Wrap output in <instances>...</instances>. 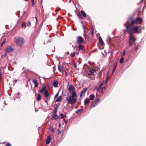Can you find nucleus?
I'll list each match as a JSON object with an SVG mask.
<instances>
[{
	"label": "nucleus",
	"instance_id": "nucleus-26",
	"mask_svg": "<svg viewBox=\"0 0 146 146\" xmlns=\"http://www.w3.org/2000/svg\"><path fill=\"white\" fill-rule=\"evenodd\" d=\"M81 14H82L83 16L84 17H85L86 16V14L84 11H81Z\"/></svg>",
	"mask_w": 146,
	"mask_h": 146
},
{
	"label": "nucleus",
	"instance_id": "nucleus-33",
	"mask_svg": "<svg viewBox=\"0 0 146 146\" xmlns=\"http://www.w3.org/2000/svg\"><path fill=\"white\" fill-rule=\"evenodd\" d=\"M70 55L72 57H74V56H75V53H74V52L73 53H71V54Z\"/></svg>",
	"mask_w": 146,
	"mask_h": 146
},
{
	"label": "nucleus",
	"instance_id": "nucleus-23",
	"mask_svg": "<svg viewBox=\"0 0 146 146\" xmlns=\"http://www.w3.org/2000/svg\"><path fill=\"white\" fill-rule=\"evenodd\" d=\"M95 98V96L93 94H91L90 96V99L91 100H93Z\"/></svg>",
	"mask_w": 146,
	"mask_h": 146
},
{
	"label": "nucleus",
	"instance_id": "nucleus-34",
	"mask_svg": "<svg viewBox=\"0 0 146 146\" xmlns=\"http://www.w3.org/2000/svg\"><path fill=\"white\" fill-rule=\"evenodd\" d=\"M133 42H131V40L130 39V40L129 41V45L130 46H131Z\"/></svg>",
	"mask_w": 146,
	"mask_h": 146
},
{
	"label": "nucleus",
	"instance_id": "nucleus-50",
	"mask_svg": "<svg viewBox=\"0 0 146 146\" xmlns=\"http://www.w3.org/2000/svg\"><path fill=\"white\" fill-rule=\"evenodd\" d=\"M101 92H102V93H103V92H103V91L102 90V91H101Z\"/></svg>",
	"mask_w": 146,
	"mask_h": 146
},
{
	"label": "nucleus",
	"instance_id": "nucleus-5",
	"mask_svg": "<svg viewBox=\"0 0 146 146\" xmlns=\"http://www.w3.org/2000/svg\"><path fill=\"white\" fill-rule=\"evenodd\" d=\"M75 88L74 86L72 85H70L69 87L68 90L70 93H71L72 94L74 93L76 94L75 91Z\"/></svg>",
	"mask_w": 146,
	"mask_h": 146
},
{
	"label": "nucleus",
	"instance_id": "nucleus-4",
	"mask_svg": "<svg viewBox=\"0 0 146 146\" xmlns=\"http://www.w3.org/2000/svg\"><path fill=\"white\" fill-rule=\"evenodd\" d=\"M131 20V19H129V22ZM131 25L132 26L134 24H139L141 23H142V20L141 19L140 17H138L135 20H132L131 19Z\"/></svg>",
	"mask_w": 146,
	"mask_h": 146
},
{
	"label": "nucleus",
	"instance_id": "nucleus-28",
	"mask_svg": "<svg viewBox=\"0 0 146 146\" xmlns=\"http://www.w3.org/2000/svg\"><path fill=\"white\" fill-rule=\"evenodd\" d=\"M77 15L78 17L80 18H81L82 17V15L80 13H77Z\"/></svg>",
	"mask_w": 146,
	"mask_h": 146
},
{
	"label": "nucleus",
	"instance_id": "nucleus-30",
	"mask_svg": "<svg viewBox=\"0 0 146 146\" xmlns=\"http://www.w3.org/2000/svg\"><path fill=\"white\" fill-rule=\"evenodd\" d=\"M60 115L61 116V118L62 119L64 118L65 116V115H64L62 113L60 114Z\"/></svg>",
	"mask_w": 146,
	"mask_h": 146
},
{
	"label": "nucleus",
	"instance_id": "nucleus-37",
	"mask_svg": "<svg viewBox=\"0 0 146 146\" xmlns=\"http://www.w3.org/2000/svg\"><path fill=\"white\" fill-rule=\"evenodd\" d=\"M32 5L33 6L35 5L34 0H32Z\"/></svg>",
	"mask_w": 146,
	"mask_h": 146
},
{
	"label": "nucleus",
	"instance_id": "nucleus-24",
	"mask_svg": "<svg viewBox=\"0 0 146 146\" xmlns=\"http://www.w3.org/2000/svg\"><path fill=\"white\" fill-rule=\"evenodd\" d=\"M41 100V96H40V95L39 94H38V95L37 97L36 98V100H37L38 101H40Z\"/></svg>",
	"mask_w": 146,
	"mask_h": 146
},
{
	"label": "nucleus",
	"instance_id": "nucleus-1",
	"mask_svg": "<svg viewBox=\"0 0 146 146\" xmlns=\"http://www.w3.org/2000/svg\"><path fill=\"white\" fill-rule=\"evenodd\" d=\"M76 94L74 93L72 94L71 96L66 97V100L68 102V104L72 105L75 104L77 102V99L76 98Z\"/></svg>",
	"mask_w": 146,
	"mask_h": 146
},
{
	"label": "nucleus",
	"instance_id": "nucleus-11",
	"mask_svg": "<svg viewBox=\"0 0 146 146\" xmlns=\"http://www.w3.org/2000/svg\"><path fill=\"white\" fill-rule=\"evenodd\" d=\"M95 72V71L93 70H90L88 72V74L90 75H93L94 74V73Z\"/></svg>",
	"mask_w": 146,
	"mask_h": 146
},
{
	"label": "nucleus",
	"instance_id": "nucleus-43",
	"mask_svg": "<svg viewBox=\"0 0 146 146\" xmlns=\"http://www.w3.org/2000/svg\"><path fill=\"white\" fill-rule=\"evenodd\" d=\"M61 133V132L59 130H58V134H59Z\"/></svg>",
	"mask_w": 146,
	"mask_h": 146
},
{
	"label": "nucleus",
	"instance_id": "nucleus-3",
	"mask_svg": "<svg viewBox=\"0 0 146 146\" xmlns=\"http://www.w3.org/2000/svg\"><path fill=\"white\" fill-rule=\"evenodd\" d=\"M15 40L16 45L19 46H22L25 42L24 38L21 37H15Z\"/></svg>",
	"mask_w": 146,
	"mask_h": 146
},
{
	"label": "nucleus",
	"instance_id": "nucleus-21",
	"mask_svg": "<svg viewBox=\"0 0 146 146\" xmlns=\"http://www.w3.org/2000/svg\"><path fill=\"white\" fill-rule=\"evenodd\" d=\"M90 100L87 99H85L84 101V104L85 105L89 103L90 102Z\"/></svg>",
	"mask_w": 146,
	"mask_h": 146
},
{
	"label": "nucleus",
	"instance_id": "nucleus-42",
	"mask_svg": "<svg viewBox=\"0 0 146 146\" xmlns=\"http://www.w3.org/2000/svg\"><path fill=\"white\" fill-rule=\"evenodd\" d=\"M5 42V40H4L3 41L2 43H3L4 44Z\"/></svg>",
	"mask_w": 146,
	"mask_h": 146
},
{
	"label": "nucleus",
	"instance_id": "nucleus-17",
	"mask_svg": "<svg viewBox=\"0 0 146 146\" xmlns=\"http://www.w3.org/2000/svg\"><path fill=\"white\" fill-rule=\"evenodd\" d=\"M87 90V88H86L84 89V90L82 92V93H81V94L80 95V96H82V95H83V94H84L86 92Z\"/></svg>",
	"mask_w": 146,
	"mask_h": 146
},
{
	"label": "nucleus",
	"instance_id": "nucleus-48",
	"mask_svg": "<svg viewBox=\"0 0 146 146\" xmlns=\"http://www.w3.org/2000/svg\"><path fill=\"white\" fill-rule=\"evenodd\" d=\"M105 87H102V89H105Z\"/></svg>",
	"mask_w": 146,
	"mask_h": 146
},
{
	"label": "nucleus",
	"instance_id": "nucleus-25",
	"mask_svg": "<svg viewBox=\"0 0 146 146\" xmlns=\"http://www.w3.org/2000/svg\"><path fill=\"white\" fill-rule=\"evenodd\" d=\"M120 62L121 64H122L124 62V58L123 57H122L121 58L120 61Z\"/></svg>",
	"mask_w": 146,
	"mask_h": 146
},
{
	"label": "nucleus",
	"instance_id": "nucleus-29",
	"mask_svg": "<svg viewBox=\"0 0 146 146\" xmlns=\"http://www.w3.org/2000/svg\"><path fill=\"white\" fill-rule=\"evenodd\" d=\"M22 27H26V23L25 22H23L22 24Z\"/></svg>",
	"mask_w": 146,
	"mask_h": 146
},
{
	"label": "nucleus",
	"instance_id": "nucleus-46",
	"mask_svg": "<svg viewBox=\"0 0 146 146\" xmlns=\"http://www.w3.org/2000/svg\"><path fill=\"white\" fill-rule=\"evenodd\" d=\"M74 67H75V68H76V67H77V66H76V64H74Z\"/></svg>",
	"mask_w": 146,
	"mask_h": 146
},
{
	"label": "nucleus",
	"instance_id": "nucleus-45",
	"mask_svg": "<svg viewBox=\"0 0 146 146\" xmlns=\"http://www.w3.org/2000/svg\"><path fill=\"white\" fill-rule=\"evenodd\" d=\"M137 46H135V49L136 50H137Z\"/></svg>",
	"mask_w": 146,
	"mask_h": 146
},
{
	"label": "nucleus",
	"instance_id": "nucleus-6",
	"mask_svg": "<svg viewBox=\"0 0 146 146\" xmlns=\"http://www.w3.org/2000/svg\"><path fill=\"white\" fill-rule=\"evenodd\" d=\"M84 41V39L81 36H79L77 38V42L79 43H82Z\"/></svg>",
	"mask_w": 146,
	"mask_h": 146
},
{
	"label": "nucleus",
	"instance_id": "nucleus-22",
	"mask_svg": "<svg viewBox=\"0 0 146 146\" xmlns=\"http://www.w3.org/2000/svg\"><path fill=\"white\" fill-rule=\"evenodd\" d=\"M84 48V45L81 44L79 45L78 46V48L79 49L82 50Z\"/></svg>",
	"mask_w": 146,
	"mask_h": 146
},
{
	"label": "nucleus",
	"instance_id": "nucleus-8",
	"mask_svg": "<svg viewBox=\"0 0 146 146\" xmlns=\"http://www.w3.org/2000/svg\"><path fill=\"white\" fill-rule=\"evenodd\" d=\"M130 39L131 40V42H134L136 40V39L133 36V34L132 33L130 34L129 35V41Z\"/></svg>",
	"mask_w": 146,
	"mask_h": 146
},
{
	"label": "nucleus",
	"instance_id": "nucleus-44",
	"mask_svg": "<svg viewBox=\"0 0 146 146\" xmlns=\"http://www.w3.org/2000/svg\"><path fill=\"white\" fill-rule=\"evenodd\" d=\"M65 72V74H66V76H67V75H68V73L66 71Z\"/></svg>",
	"mask_w": 146,
	"mask_h": 146
},
{
	"label": "nucleus",
	"instance_id": "nucleus-7",
	"mask_svg": "<svg viewBox=\"0 0 146 146\" xmlns=\"http://www.w3.org/2000/svg\"><path fill=\"white\" fill-rule=\"evenodd\" d=\"M13 51V49L10 46L6 47V53L8 52H12Z\"/></svg>",
	"mask_w": 146,
	"mask_h": 146
},
{
	"label": "nucleus",
	"instance_id": "nucleus-41",
	"mask_svg": "<svg viewBox=\"0 0 146 146\" xmlns=\"http://www.w3.org/2000/svg\"><path fill=\"white\" fill-rule=\"evenodd\" d=\"M103 83H102L99 86V87L100 88V87H101L103 85Z\"/></svg>",
	"mask_w": 146,
	"mask_h": 146
},
{
	"label": "nucleus",
	"instance_id": "nucleus-54",
	"mask_svg": "<svg viewBox=\"0 0 146 146\" xmlns=\"http://www.w3.org/2000/svg\"><path fill=\"white\" fill-rule=\"evenodd\" d=\"M60 126V124H59V126Z\"/></svg>",
	"mask_w": 146,
	"mask_h": 146
},
{
	"label": "nucleus",
	"instance_id": "nucleus-51",
	"mask_svg": "<svg viewBox=\"0 0 146 146\" xmlns=\"http://www.w3.org/2000/svg\"><path fill=\"white\" fill-rule=\"evenodd\" d=\"M64 121L66 123V122L65 121V119H64Z\"/></svg>",
	"mask_w": 146,
	"mask_h": 146
},
{
	"label": "nucleus",
	"instance_id": "nucleus-12",
	"mask_svg": "<svg viewBox=\"0 0 146 146\" xmlns=\"http://www.w3.org/2000/svg\"><path fill=\"white\" fill-rule=\"evenodd\" d=\"M51 140V137L50 136H48L46 139V143L47 144H48L50 142V140Z\"/></svg>",
	"mask_w": 146,
	"mask_h": 146
},
{
	"label": "nucleus",
	"instance_id": "nucleus-10",
	"mask_svg": "<svg viewBox=\"0 0 146 146\" xmlns=\"http://www.w3.org/2000/svg\"><path fill=\"white\" fill-rule=\"evenodd\" d=\"M52 118L57 121H59L60 120L59 116L56 114H54V115L52 117Z\"/></svg>",
	"mask_w": 146,
	"mask_h": 146
},
{
	"label": "nucleus",
	"instance_id": "nucleus-2",
	"mask_svg": "<svg viewBox=\"0 0 146 146\" xmlns=\"http://www.w3.org/2000/svg\"><path fill=\"white\" fill-rule=\"evenodd\" d=\"M127 24H128L129 25H130L131 27H130L129 30V33H139L138 31L139 28L137 26H136L133 27H132V26H131V24H129V21H128L126 23H125L124 24V25L125 26L127 29L128 28V26L127 25Z\"/></svg>",
	"mask_w": 146,
	"mask_h": 146
},
{
	"label": "nucleus",
	"instance_id": "nucleus-38",
	"mask_svg": "<svg viewBox=\"0 0 146 146\" xmlns=\"http://www.w3.org/2000/svg\"><path fill=\"white\" fill-rule=\"evenodd\" d=\"M35 19H36V23H37V22H38L37 18V17L36 16L35 17Z\"/></svg>",
	"mask_w": 146,
	"mask_h": 146
},
{
	"label": "nucleus",
	"instance_id": "nucleus-20",
	"mask_svg": "<svg viewBox=\"0 0 146 146\" xmlns=\"http://www.w3.org/2000/svg\"><path fill=\"white\" fill-rule=\"evenodd\" d=\"M117 67V63H116L113 66V70H112V73H113L116 68Z\"/></svg>",
	"mask_w": 146,
	"mask_h": 146
},
{
	"label": "nucleus",
	"instance_id": "nucleus-18",
	"mask_svg": "<svg viewBox=\"0 0 146 146\" xmlns=\"http://www.w3.org/2000/svg\"><path fill=\"white\" fill-rule=\"evenodd\" d=\"M99 39L100 44L101 45H103L104 44V42H103L102 39L100 36L99 37Z\"/></svg>",
	"mask_w": 146,
	"mask_h": 146
},
{
	"label": "nucleus",
	"instance_id": "nucleus-47",
	"mask_svg": "<svg viewBox=\"0 0 146 146\" xmlns=\"http://www.w3.org/2000/svg\"><path fill=\"white\" fill-rule=\"evenodd\" d=\"M4 44H3V43H2L1 44V46L2 47L3 46V45Z\"/></svg>",
	"mask_w": 146,
	"mask_h": 146
},
{
	"label": "nucleus",
	"instance_id": "nucleus-13",
	"mask_svg": "<svg viewBox=\"0 0 146 146\" xmlns=\"http://www.w3.org/2000/svg\"><path fill=\"white\" fill-rule=\"evenodd\" d=\"M46 90L45 87H42V89L39 91V92L41 93H43V92H44Z\"/></svg>",
	"mask_w": 146,
	"mask_h": 146
},
{
	"label": "nucleus",
	"instance_id": "nucleus-16",
	"mask_svg": "<svg viewBox=\"0 0 146 146\" xmlns=\"http://www.w3.org/2000/svg\"><path fill=\"white\" fill-rule=\"evenodd\" d=\"M58 83L56 81H54L53 83V85L54 87H56L57 86Z\"/></svg>",
	"mask_w": 146,
	"mask_h": 146
},
{
	"label": "nucleus",
	"instance_id": "nucleus-36",
	"mask_svg": "<svg viewBox=\"0 0 146 146\" xmlns=\"http://www.w3.org/2000/svg\"><path fill=\"white\" fill-rule=\"evenodd\" d=\"M31 24L30 22H29L28 23H27V25L28 26H30Z\"/></svg>",
	"mask_w": 146,
	"mask_h": 146
},
{
	"label": "nucleus",
	"instance_id": "nucleus-9",
	"mask_svg": "<svg viewBox=\"0 0 146 146\" xmlns=\"http://www.w3.org/2000/svg\"><path fill=\"white\" fill-rule=\"evenodd\" d=\"M99 101V99H97L95 101V104H94V102H93L90 106L92 108V107H95L96 106L97 104L98 103V102Z\"/></svg>",
	"mask_w": 146,
	"mask_h": 146
},
{
	"label": "nucleus",
	"instance_id": "nucleus-19",
	"mask_svg": "<svg viewBox=\"0 0 146 146\" xmlns=\"http://www.w3.org/2000/svg\"><path fill=\"white\" fill-rule=\"evenodd\" d=\"M62 96H60L59 97H58L56 100L55 102H57L59 101H61V99L62 98Z\"/></svg>",
	"mask_w": 146,
	"mask_h": 146
},
{
	"label": "nucleus",
	"instance_id": "nucleus-39",
	"mask_svg": "<svg viewBox=\"0 0 146 146\" xmlns=\"http://www.w3.org/2000/svg\"><path fill=\"white\" fill-rule=\"evenodd\" d=\"M6 146H11L10 143H7L6 144Z\"/></svg>",
	"mask_w": 146,
	"mask_h": 146
},
{
	"label": "nucleus",
	"instance_id": "nucleus-35",
	"mask_svg": "<svg viewBox=\"0 0 146 146\" xmlns=\"http://www.w3.org/2000/svg\"><path fill=\"white\" fill-rule=\"evenodd\" d=\"M125 54V50H124L123 52V53L122 54V56H123Z\"/></svg>",
	"mask_w": 146,
	"mask_h": 146
},
{
	"label": "nucleus",
	"instance_id": "nucleus-31",
	"mask_svg": "<svg viewBox=\"0 0 146 146\" xmlns=\"http://www.w3.org/2000/svg\"><path fill=\"white\" fill-rule=\"evenodd\" d=\"M7 53H5V54L4 55H1V57L2 58H5L6 56H7Z\"/></svg>",
	"mask_w": 146,
	"mask_h": 146
},
{
	"label": "nucleus",
	"instance_id": "nucleus-53",
	"mask_svg": "<svg viewBox=\"0 0 146 146\" xmlns=\"http://www.w3.org/2000/svg\"><path fill=\"white\" fill-rule=\"evenodd\" d=\"M72 46L73 47H74V46H73V45H72Z\"/></svg>",
	"mask_w": 146,
	"mask_h": 146
},
{
	"label": "nucleus",
	"instance_id": "nucleus-14",
	"mask_svg": "<svg viewBox=\"0 0 146 146\" xmlns=\"http://www.w3.org/2000/svg\"><path fill=\"white\" fill-rule=\"evenodd\" d=\"M44 94L45 97L46 98L48 97L49 96V93L47 90L44 92Z\"/></svg>",
	"mask_w": 146,
	"mask_h": 146
},
{
	"label": "nucleus",
	"instance_id": "nucleus-52",
	"mask_svg": "<svg viewBox=\"0 0 146 146\" xmlns=\"http://www.w3.org/2000/svg\"><path fill=\"white\" fill-rule=\"evenodd\" d=\"M85 38H86V36H85Z\"/></svg>",
	"mask_w": 146,
	"mask_h": 146
},
{
	"label": "nucleus",
	"instance_id": "nucleus-32",
	"mask_svg": "<svg viewBox=\"0 0 146 146\" xmlns=\"http://www.w3.org/2000/svg\"><path fill=\"white\" fill-rule=\"evenodd\" d=\"M59 93H57L54 96V99H56L58 96Z\"/></svg>",
	"mask_w": 146,
	"mask_h": 146
},
{
	"label": "nucleus",
	"instance_id": "nucleus-27",
	"mask_svg": "<svg viewBox=\"0 0 146 146\" xmlns=\"http://www.w3.org/2000/svg\"><path fill=\"white\" fill-rule=\"evenodd\" d=\"M58 69L59 71L60 72H62V68L59 65L58 66Z\"/></svg>",
	"mask_w": 146,
	"mask_h": 146
},
{
	"label": "nucleus",
	"instance_id": "nucleus-15",
	"mask_svg": "<svg viewBox=\"0 0 146 146\" xmlns=\"http://www.w3.org/2000/svg\"><path fill=\"white\" fill-rule=\"evenodd\" d=\"M33 83L35 85V87H36L38 86V84L37 81L35 79L33 80Z\"/></svg>",
	"mask_w": 146,
	"mask_h": 146
},
{
	"label": "nucleus",
	"instance_id": "nucleus-40",
	"mask_svg": "<svg viewBox=\"0 0 146 146\" xmlns=\"http://www.w3.org/2000/svg\"><path fill=\"white\" fill-rule=\"evenodd\" d=\"M80 110H77L76 111V112L77 113H78L79 111H80Z\"/></svg>",
	"mask_w": 146,
	"mask_h": 146
},
{
	"label": "nucleus",
	"instance_id": "nucleus-49",
	"mask_svg": "<svg viewBox=\"0 0 146 146\" xmlns=\"http://www.w3.org/2000/svg\"><path fill=\"white\" fill-rule=\"evenodd\" d=\"M14 81L15 82V83H16L17 82V80H14Z\"/></svg>",
	"mask_w": 146,
	"mask_h": 146
}]
</instances>
